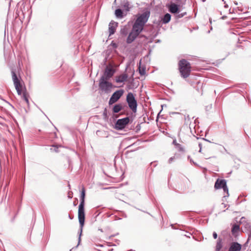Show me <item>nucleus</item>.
<instances>
[{
    "label": "nucleus",
    "instance_id": "f257e3e1",
    "mask_svg": "<svg viewBox=\"0 0 251 251\" xmlns=\"http://www.w3.org/2000/svg\"><path fill=\"white\" fill-rule=\"evenodd\" d=\"M12 78L18 94L21 96L23 99L28 105L29 95L26 91L24 81L21 77L18 76L14 71H12Z\"/></svg>",
    "mask_w": 251,
    "mask_h": 251
},
{
    "label": "nucleus",
    "instance_id": "f03ea898",
    "mask_svg": "<svg viewBox=\"0 0 251 251\" xmlns=\"http://www.w3.org/2000/svg\"><path fill=\"white\" fill-rule=\"evenodd\" d=\"M178 70L183 78L188 77L191 72L190 63L185 59L180 60L178 63Z\"/></svg>",
    "mask_w": 251,
    "mask_h": 251
},
{
    "label": "nucleus",
    "instance_id": "7ed1b4c3",
    "mask_svg": "<svg viewBox=\"0 0 251 251\" xmlns=\"http://www.w3.org/2000/svg\"><path fill=\"white\" fill-rule=\"evenodd\" d=\"M108 80L100 78L99 80V88L101 91L105 93H109L112 88V84L108 81Z\"/></svg>",
    "mask_w": 251,
    "mask_h": 251
},
{
    "label": "nucleus",
    "instance_id": "20e7f679",
    "mask_svg": "<svg viewBox=\"0 0 251 251\" xmlns=\"http://www.w3.org/2000/svg\"><path fill=\"white\" fill-rule=\"evenodd\" d=\"M126 101L129 108L133 112H135L137 109V101L132 93H128L126 96Z\"/></svg>",
    "mask_w": 251,
    "mask_h": 251
},
{
    "label": "nucleus",
    "instance_id": "39448f33",
    "mask_svg": "<svg viewBox=\"0 0 251 251\" xmlns=\"http://www.w3.org/2000/svg\"><path fill=\"white\" fill-rule=\"evenodd\" d=\"M78 218L81 226V232L85 221L84 205H82V204H79L78 206Z\"/></svg>",
    "mask_w": 251,
    "mask_h": 251
},
{
    "label": "nucleus",
    "instance_id": "423d86ee",
    "mask_svg": "<svg viewBox=\"0 0 251 251\" xmlns=\"http://www.w3.org/2000/svg\"><path fill=\"white\" fill-rule=\"evenodd\" d=\"M124 91L122 89L119 90L115 92L111 97L109 100V104L111 105L117 102L119 99L123 96Z\"/></svg>",
    "mask_w": 251,
    "mask_h": 251
},
{
    "label": "nucleus",
    "instance_id": "0eeeda50",
    "mask_svg": "<svg viewBox=\"0 0 251 251\" xmlns=\"http://www.w3.org/2000/svg\"><path fill=\"white\" fill-rule=\"evenodd\" d=\"M129 122V119L128 117L119 119L115 124V127L119 130L123 129L128 124Z\"/></svg>",
    "mask_w": 251,
    "mask_h": 251
},
{
    "label": "nucleus",
    "instance_id": "6e6552de",
    "mask_svg": "<svg viewBox=\"0 0 251 251\" xmlns=\"http://www.w3.org/2000/svg\"><path fill=\"white\" fill-rule=\"evenodd\" d=\"M240 224L242 225L244 227V231L248 232L249 233V238L248 241L251 238V226L250 223L246 221V219L244 217H242L240 221Z\"/></svg>",
    "mask_w": 251,
    "mask_h": 251
},
{
    "label": "nucleus",
    "instance_id": "1a4fd4ad",
    "mask_svg": "<svg viewBox=\"0 0 251 251\" xmlns=\"http://www.w3.org/2000/svg\"><path fill=\"white\" fill-rule=\"evenodd\" d=\"M150 13L149 11L145 12L137 18L135 22L144 25L147 22L150 17Z\"/></svg>",
    "mask_w": 251,
    "mask_h": 251
},
{
    "label": "nucleus",
    "instance_id": "9d476101",
    "mask_svg": "<svg viewBox=\"0 0 251 251\" xmlns=\"http://www.w3.org/2000/svg\"><path fill=\"white\" fill-rule=\"evenodd\" d=\"M214 187L216 189L223 188L225 192H228L226 181L225 179H217L215 183Z\"/></svg>",
    "mask_w": 251,
    "mask_h": 251
},
{
    "label": "nucleus",
    "instance_id": "9b49d317",
    "mask_svg": "<svg viewBox=\"0 0 251 251\" xmlns=\"http://www.w3.org/2000/svg\"><path fill=\"white\" fill-rule=\"evenodd\" d=\"M169 11L172 14H177L180 11L179 6L175 3L171 2L170 4L166 5Z\"/></svg>",
    "mask_w": 251,
    "mask_h": 251
},
{
    "label": "nucleus",
    "instance_id": "f8f14e48",
    "mask_svg": "<svg viewBox=\"0 0 251 251\" xmlns=\"http://www.w3.org/2000/svg\"><path fill=\"white\" fill-rule=\"evenodd\" d=\"M114 70L111 68H106L104 74L100 78H103L105 79L109 80L114 75Z\"/></svg>",
    "mask_w": 251,
    "mask_h": 251
},
{
    "label": "nucleus",
    "instance_id": "ddd939ff",
    "mask_svg": "<svg viewBox=\"0 0 251 251\" xmlns=\"http://www.w3.org/2000/svg\"><path fill=\"white\" fill-rule=\"evenodd\" d=\"M144 26V25L137 22H135L133 25L132 31L139 35L143 30Z\"/></svg>",
    "mask_w": 251,
    "mask_h": 251
},
{
    "label": "nucleus",
    "instance_id": "4468645a",
    "mask_svg": "<svg viewBox=\"0 0 251 251\" xmlns=\"http://www.w3.org/2000/svg\"><path fill=\"white\" fill-rule=\"evenodd\" d=\"M208 145L209 144L206 140L202 139V142L199 143V147L200 148L199 151L201 153H203V151H206L207 150Z\"/></svg>",
    "mask_w": 251,
    "mask_h": 251
},
{
    "label": "nucleus",
    "instance_id": "2eb2a0df",
    "mask_svg": "<svg viewBox=\"0 0 251 251\" xmlns=\"http://www.w3.org/2000/svg\"><path fill=\"white\" fill-rule=\"evenodd\" d=\"M128 75L124 73L115 77V81L117 83H121L127 80Z\"/></svg>",
    "mask_w": 251,
    "mask_h": 251
},
{
    "label": "nucleus",
    "instance_id": "dca6fc26",
    "mask_svg": "<svg viewBox=\"0 0 251 251\" xmlns=\"http://www.w3.org/2000/svg\"><path fill=\"white\" fill-rule=\"evenodd\" d=\"M118 26V23L112 21L109 24V36L113 34L116 29Z\"/></svg>",
    "mask_w": 251,
    "mask_h": 251
},
{
    "label": "nucleus",
    "instance_id": "f3484780",
    "mask_svg": "<svg viewBox=\"0 0 251 251\" xmlns=\"http://www.w3.org/2000/svg\"><path fill=\"white\" fill-rule=\"evenodd\" d=\"M241 246L237 242H233L231 244L228 251H241Z\"/></svg>",
    "mask_w": 251,
    "mask_h": 251
},
{
    "label": "nucleus",
    "instance_id": "a211bd4d",
    "mask_svg": "<svg viewBox=\"0 0 251 251\" xmlns=\"http://www.w3.org/2000/svg\"><path fill=\"white\" fill-rule=\"evenodd\" d=\"M138 35V34L131 30L127 38L126 42L128 44L132 43Z\"/></svg>",
    "mask_w": 251,
    "mask_h": 251
},
{
    "label": "nucleus",
    "instance_id": "6ab92c4d",
    "mask_svg": "<svg viewBox=\"0 0 251 251\" xmlns=\"http://www.w3.org/2000/svg\"><path fill=\"white\" fill-rule=\"evenodd\" d=\"M173 144L175 145L176 148L177 150L181 152L185 151L184 148L179 144L177 143L176 140L173 141Z\"/></svg>",
    "mask_w": 251,
    "mask_h": 251
},
{
    "label": "nucleus",
    "instance_id": "aec40b11",
    "mask_svg": "<svg viewBox=\"0 0 251 251\" xmlns=\"http://www.w3.org/2000/svg\"><path fill=\"white\" fill-rule=\"evenodd\" d=\"M122 105L121 104H117L114 105L113 108V111L115 113H118L122 109Z\"/></svg>",
    "mask_w": 251,
    "mask_h": 251
},
{
    "label": "nucleus",
    "instance_id": "412c9836",
    "mask_svg": "<svg viewBox=\"0 0 251 251\" xmlns=\"http://www.w3.org/2000/svg\"><path fill=\"white\" fill-rule=\"evenodd\" d=\"M171 15L169 13H167L164 16V17L162 19V22L164 24H167L170 22V21L171 20Z\"/></svg>",
    "mask_w": 251,
    "mask_h": 251
},
{
    "label": "nucleus",
    "instance_id": "4be33fe9",
    "mask_svg": "<svg viewBox=\"0 0 251 251\" xmlns=\"http://www.w3.org/2000/svg\"><path fill=\"white\" fill-rule=\"evenodd\" d=\"M240 229V226L238 225H234L232 227L231 232L232 234L236 235Z\"/></svg>",
    "mask_w": 251,
    "mask_h": 251
},
{
    "label": "nucleus",
    "instance_id": "5701e85b",
    "mask_svg": "<svg viewBox=\"0 0 251 251\" xmlns=\"http://www.w3.org/2000/svg\"><path fill=\"white\" fill-rule=\"evenodd\" d=\"M222 248V240L220 238H219L218 240L216 246V251H220L221 249Z\"/></svg>",
    "mask_w": 251,
    "mask_h": 251
},
{
    "label": "nucleus",
    "instance_id": "b1692460",
    "mask_svg": "<svg viewBox=\"0 0 251 251\" xmlns=\"http://www.w3.org/2000/svg\"><path fill=\"white\" fill-rule=\"evenodd\" d=\"M85 196V192L84 188L82 189L81 193V202L80 204H82V205H84V198Z\"/></svg>",
    "mask_w": 251,
    "mask_h": 251
},
{
    "label": "nucleus",
    "instance_id": "393cba45",
    "mask_svg": "<svg viewBox=\"0 0 251 251\" xmlns=\"http://www.w3.org/2000/svg\"><path fill=\"white\" fill-rule=\"evenodd\" d=\"M115 15L117 17L122 18L123 17V13L121 9H118L115 10Z\"/></svg>",
    "mask_w": 251,
    "mask_h": 251
},
{
    "label": "nucleus",
    "instance_id": "a878e982",
    "mask_svg": "<svg viewBox=\"0 0 251 251\" xmlns=\"http://www.w3.org/2000/svg\"><path fill=\"white\" fill-rule=\"evenodd\" d=\"M139 73L141 75H143L146 73L145 69L144 67H141V66H139Z\"/></svg>",
    "mask_w": 251,
    "mask_h": 251
},
{
    "label": "nucleus",
    "instance_id": "bb28decb",
    "mask_svg": "<svg viewBox=\"0 0 251 251\" xmlns=\"http://www.w3.org/2000/svg\"><path fill=\"white\" fill-rule=\"evenodd\" d=\"M213 236L214 239H216L217 238V234L215 232H214L213 233Z\"/></svg>",
    "mask_w": 251,
    "mask_h": 251
},
{
    "label": "nucleus",
    "instance_id": "cd10ccee",
    "mask_svg": "<svg viewBox=\"0 0 251 251\" xmlns=\"http://www.w3.org/2000/svg\"><path fill=\"white\" fill-rule=\"evenodd\" d=\"M183 16V15L182 14H179L177 17V18H179L182 17Z\"/></svg>",
    "mask_w": 251,
    "mask_h": 251
},
{
    "label": "nucleus",
    "instance_id": "c85d7f7f",
    "mask_svg": "<svg viewBox=\"0 0 251 251\" xmlns=\"http://www.w3.org/2000/svg\"><path fill=\"white\" fill-rule=\"evenodd\" d=\"M224 7H226V8H228V5H227V4H225V5H224Z\"/></svg>",
    "mask_w": 251,
    "mask_h": 251
},
{
    "label": "nucleus",
    "instance_id": "c756f323",
    "mask_svg": "<svg viewBox=\"0 0 251 251\" xmlns=\"http://www.w3.org/2000/svg\"><path fill=\"white\" fill-rule=\"evenodd\" d=\"M106 109H105V112H104V114H105V115L106 114Z\"/></svg>",
    "mask_w": 251,
    "mask_h": 251
}]
</instances>
